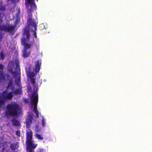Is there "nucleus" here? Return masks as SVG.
Listing matches in <instances>:
<instances>
[{
  "instance_id": "f257e3e1",
  "label": "nucleus",
  "mask_w": 152,
  "mask_h": 152,
  "mask_svg": "<svg viewBox=\"0 0 152 152\" xmlns=\"http://www.w3.org/2000/svg\"><path fill=\"white\" fill-rule=\"evenodd\" d=\"M26 6L27 9L28 18L27 20L28 25L25 26L24 29L23 35H26V38L28 39L30 36L29 26L36 24L34 20H32V14L31 13L33 9L36 10L37 6L35 3V0H25Z\"/></svg>"
},
{
  "instance_id": "f03ea898",
  "label": "nucleus",
  "mask_w": 152,
  "mask_h": 152,
  "mask_svg": "<svg viewBox=\"0 0 152 152\" xmlns=\"http://www.w3.org/2000/svg\"><path fill=\"white\" fill-rule=\"evenodd\" d=\"M5 114L7 116H19L20 114L19 105L15 102L8 104L6 107Z\"/></svg>"
},
{
  "instance_id": "7ed1b4c3",
  "label": "nucleus",
  "mask_w": 152,
  "mask_h": 152,
  "mask_svg": "<svg viewBox=\"0 0 152 152\" xmlns=\"http://www.w3.org/2000/svg\"><path fill=\"white\" fill-rule=\"evenodd\" d=\"M32 132L30 130L26 133V150L27 151L31 152L32 151H34V149L37 147V144L34 143V140H32Z\"/></svg>"
},
{
  "instance_id": "20e7f679",
  "label": "nucleus",
  "mask_w": 152,
  "mask_h": 152,
  "mask_svg": "<svg viewBox=\"0 0 152 152\" xmlns=\"http://www.w3.org/2000/svg\"><path fill=\"white\" fill-rule=\"evenodd\" d=\"M41 65V60H38L35 62V66L33 69V71H31V68L30 66L26 67L25 69L27 76H35L36 75L40 70Z\"/></svg>"
},
{
  "instance_id": "39448f33",
  "label": "nucleus",
  "mask_w": 152,
  "mask_h": 152,
  "mask_svg": "<svg viewBox=\"0 0 152 152\" xmlns=\"http://www.w3.org/2000/svg\"><path fill=\"white\" fill-rule=\"evenodd\" d=\"M15 63L16 67L14 71H13L12 68L11 66L8 68L7 71L12 75V76H20L21 73L19 61L18 60H16Z\"/></svg>"
},
{
  "instance_id": "423d86ee",
  "label": "nucleus",
  "mask_w": 152,
  "mask_h": 152,
  "mask_svg": "<svg viewBox=\"0 0 152 152\" xmlns=\"http://www.w3.org/2000/svg\"><path fill=\"white\" fill-rule=\"evenodd\" d=\"M15 26L12 24L8 25H3L0 26V29L4 31L10 33L12 35L14 34L15 32Z\"/></svg>"
},
{
  "instance_id": "0eeeda50",
  "label": "nucleus",
  "mask_w": 152,
  "mask_h": 152,
  "mask_svg": "<svg viewBox=\"0 0 152 152\" xmlns=\"http://www.w3.org/2000/svg\"><path fill=\"white\" fill-rule=\"evenodd\" d=\"M38 101V94L37 92H35L31 95L30 98V103L31 106L33 105L37 106Z\"/></svg>"
},
{
  "instance_id": "6e6552de",
  "label": "nucleus",
  "mask_w": 152,
  "mask_h": 152,
  "mask_svg": "<svg viewBox=\"0 0 152 152\" xmlns=\"http://www.w3.org/2000/svg\"><path fill=\"white\" fill-rule=\"evenodd\" d=\"M1 96L2 98L5 101L7 99H11L13 97L12 92H10L8 93L7 90L3 91L2 93Z\"/></svg>"
},
{
  "instance_id": "1a4fd4ad",
  "label": "nucleus",
  "mask_w": 152,
  "mask_h": 152,
  "mask_svg": "<svg viewBox=\"0 0 152 152\" xmlns=\"http://www.w3.org/2000/svg\"><path fill=\"white\" fill-rule=\"evenodd\" d=\"M33 117L31 115H28L26 120V127L27 128L30 127L31 124L32 123Z\"/></svg>"
},
{
  "instance_id": "9d476101",
  "label": "nucleus",
  "mask_w": 152,
  "mask_h": 152,
  "mask_svg": "<svg viewBox=\"0 0 152 152\" xmlns=\"http://www.w3.org/2000/svg\"><path fill=\"white\" fill-rule=\"evenodd\" d=\"M31 51L30 50H28L23 49L22 53V57L23 58H27L31 54Z\"/></svg>"
},
{
  "instance_id": "9b49d317",
  "label": "nucleus",
  "mask_w": 152,
  "mask_h": 152,
  "mask_svg": "<svg viewBox=\"0 0 152 152\" xmlns=\"http://www.w3.org/2000/svg\"><path fill=\"white\" fill-rule=\"evenodd\" d=\"M12 124L13 126H19L20 124L19 121L15 119H13L12 120Z\"/></svg>"
},
{
  "instance_id": "f8f14e48",
  "label": "nucleus",
  "mask_w": 152,
  "mask_h": 152,
  "mask_svg": "<svg viewBox=\"0 0 152 152\" xmlns=\"http://www.w3.org/2000/svg\"><path fill=\"white\" fill-rule=\"evenodd\" d=\"M30 26H32L34 28V29L33 30H32L31 31H33V35L34 36V37H35V38H36L37 37V34H36V31L37 30V24H36L34 23V24L33 25H30Z\"/></svg>"
},
{
  "instance_id": "ddd939ff",
  "label": "nucleus",
  "mask_w": 152,
  "mask_h": 152,
  "mask_svg": "<svg viewBox=\"0 0 152 152\" xmlns=\"http://www.w3.org/2000/svg\"><path fill=\"white\" fill-rule=\"evenodd\" d=\"M18 147V146L16 143H13L10 145V148L12 150L17 149Z\"/></svg>"
},
{
  "instance_id": "4468645a",
  "label": "nucleus",
  "mask_w": 152,
  "mask_h": 152,
  "mask_svg": "<svg viewBox=\"0 0 152 152\" xmlns=\"http://www.w3.org/2000/svg\"><path fill=\"white\" fill-rule=\"evenodd\" d=\"M18 77L15 80V83L16 85L18 86L19 87L21 86V85L20 84V77Z\"/></svg>"
},
{
  "instance_id": "2eb2a0df",
  "label": "nucleus",
  "mask_w": 152,
  "mask_h": 152,
  "mask_svg": "<svg viewBox=\"0 0 152 152\" xmlns=\"http://www.w3.org/2000/svg\"><path fill=\"white\" fill-rule=\"evenodd\" d=\"M13 93L15 95L21 94L22 93L21 88L16 89L13 92Z\"/></svg>"
},
{
  "instance_id": "dca6fc26",
  "label": "nucleus",
  "mask_w": 152,
  "mask_h": 152,
  "mask_svg": "<svg viewBox=\"0 0 152 152\" xmlns=\"http://www.w3.org/2000/svg\"><path fill=\"white\" fill-rule=\"evenodd\" d=\"M34 111L36 115V117L37 118H38L39 117V111L37 109V106H34Z\"/></svg>"
},
{
  "instance_id": "f3484780",
  "label": "nucleus",
  "mask_w": 152,
  "mask_h": 152,
  "mask_svg": "<svg viewBox=\"0 0 152 152\" xmlns=\"http://www.w3.org/2000/svg\"><path fill=\"white\" fill-rule=\"evenodd\" d=\"M24 47L23 49H25V50H27L30 48L31 46H32V45H31L30 44L26 43L23 45Z\"/></svg>"
},
{
  "instance_id": "a211bd4d",
  "label": "nucleus",
  "mask_w": 152,
  "mask_h": 152,
  "mask_svg": "<svg viewBox=\"0 0 152 152\" xmlns=\"http://www.w3.org/2000/svg\"><path fill=\"white\" fill-rule=\"evenodd\" d=\"M5 101L2 98L0 95V107L2 106L5 103Z\"/></svg>"
},
{
  "instance_id": "6ab92c4d",
  "label": "nucleus",
  "mask_w": 152,
  "mask_h": 152,
  "mask_svg": "<svg viewBox=\"0 0 152 152\" xmlns=\"http://www.w3.org/2000/svg\"><path fill=\"white\" fill-rule=\"evenodd\" d=\"M28 78L30 80L31 83L34 84L35 82V78H34V77H28Z\"/></svg>"
},
{
  "instance_id": "aec40b11",
  "label": "nucleus",
  "mask_w": 152,
  "mask_h": 152,
  "mask_svg": "<svg viewBox=\"0 0 152 152\" xmlns=\"http://www.w3.org/2000/svg\"><path fill=\"white\" fill-rule=\"evenodd\" d=\"M35 136L38 139V140H42L43 139V137L42 136V135L41 134H35Z\"/></svg>"
},
{
  "instance_id": "412c9836",
  "label": "nucleus",
  "mask_w": 152,
  "mask_h": 152,
  "mask_svg": "<svg viewBox=\"0 0 152 152\" xmlns=\"http://www.w3.org/2000/svg\"><path fill=\"white\" fill-rule=\"evenodd\" d=\"M5 56L3 51L2 50L0 53V59L3 60Z\"/></svg>"
},
{
  "instance_id": "4be33fe9",
  "label": "nucleus",
  "mask_w": 152,
  "mask_h": 152,
  "mask_svg": "<svg viewBox=\"0 0 152 152\" xmlns=\"http://www.w3.org/2000/svg\"><path fill=\"white\" fill-rule=\"evenodd\" d=\"M5 6L1 4H0V11H4L5 10Z\"/></svg>"
},
{
  "instance_id": "5701e85b",
  "label": "nucleus",
  "mask_w": 152,
  "mask_h": 152,
  "mask_svg": "<svg viewBox=\"0 0 152 152\" xmlns=\"http://www.w3.org/2000/svg\"><path fill=\"white\" fill-rule=\"evenodd\" d=\"M35 131L36 132H40L41 131V129L38 125H37L35 127Z\"/></svg>"
},
{
  "instance_id": "b1692460",
  "label": "nucleus",
  "mask_w": 152,
  "mask_h": 152,
  "mask_svg": "<svg viewBox=\"0 0 152 152\" xmlns=\"http://www.w3.org/2000/svg\"><path fill=\"white\" fill-rule=\"evenodd\" d=\"M26 39L25 38H23L21 39V43L23 45H24L26 43Z\"/></svg>"
},
{
  "instance_id": "393cba45",
  "label": "nucleus",
  "mask_w": 152,
  "mask_h": 152,
  "mask_svg": "<svg viewBox=\"0 0 152 152\" xmlns=\"http://www.w3.org/2000/svg\"><path fill=\"white\" fill-rule=\"evenodd\" d=\"M16 134L18 137H19L20 135V132L19 131H17L16 132Z\"/></svg>"
},
{
  "instance_id": "a878e982",
  "label": "nucleus",
  "mask_w": 152,
  "mask_h": 152,
  "mask_svg": "<svg viewBox=\"0 0 152 152\" xmlns=\"http://www.w3.org/2000/svg\"><path fill=\"white\" fill-rule=\"evenodd\" d=\"M18 20H16L15 21V22L14 23L13 26H15V28L16 26L18 24Z\"/></svg>"
},
{
  "instance_id": "bb28decb",
  "label": "nucleus",
  "mask_w": 152,
  "mask_h": 152,
  "mask_svg": "<svg viewBox=\"0 0 152 152\" xmlns=\"http://www.w3.org/2000/svg\"><path fill=\"white\" fill-rule=\"evenodd\" d=\"M12 80H10L9 82V83H8V85L7 87H10L12 84Z\"/></svg>"
},
{
  "instance_id": "cd10ccee",
  "label": "nucleus",
  "mask_w": 152,
  "mask_h": 152,
  "mask_svg": "<svg viewBox=\"0 0 152 152\" xmlns=\"http://www.w3.org/2000/svg\"><path fill=\"white\" fill-rule=\"evenodd\" d=\"M0 76H5L3 70H0Z\"/></svg>"
},
{
  "instance_id": "c85d7f7f",
  "label": "nucleus",
  "mask_w": 152,
  "mask_h": 152,
  "mask_svg": "<svg viewBox=\"0 0 152 152\" xmlns=\"http://www.w3.org/2000/svg\"><path fill=\"white\" fill-rule=\"evenodd\" d=\"M5 77H0V83H1L2 80H4Z\"/></svg>"
},
{
  "instance_id": "c756f323",
  "label": "nucleus",
  "mask_w": 152,
  "mask_h": 152,
  "mask_svg": "<svg viewBox=\"0 0 152 152\" xmlns=\"http://www.w3.org/2000/svg\"><path fill=\"white\" fill-rule=\"evenodd\" d=\"M42 126L44 127L45 126V122L43 118L42 120Z\"/></svg>"
},
{
  "instance_id": "7c9ffc66",
  "label": "nucleus",
  "mask_w": 152,
  "mask_h": 152,
  "mask_svg": "<svg viewBox=\"0 0 152 152\" xmlns=\"http://www.w3.org/2000/svg\"><path fill=\"white\" fill-rule=\"evenodd\" d=\"M23 101L25 104H27L29 102L28 99L26 98L23 99Z\"/></svg>"
},
{
  "instance_id": "2f4dec72",
  "label": "nucleus",
  "mask_w": 152,
  "mask_h": 152,
  "mask_svg": "<svg viewBox=\"0 0 152 152\" xmlns=\"http://www.w3.org/2000/svg\"><path fill=\"white\" fill-rule=\"evenodd\" d=\"M4 68V66L1 64H0V69L1 70H3Z\"/></svg>"
},
{
  "instance_id": "473e14b6",
  "label": "nucleus",
  "mask_w": 152,
  "mask_h": 152,
  "mask_svg": "<svg viewBox=\"0 0 152 152\" xmlns=\"http://www.w3.org/2000/svg\"><path fill=\"white\" fill-rule=\"evenodd\" d=\"M28 152H30L29 151H27ZM31 152H34V151H32Z\"/></svg>"
},
{
  "instance_id": "72a5a7b5",
  "label": "nucleus",
  "mask_w": 152,
  "mask_h": 152,
  "mask_svg": "<svg viewBox=\"0 0 152 152\" xmlns=\"http://www.w3.org/2000/svg\"><path fill=\"white\" fill-rule=\"evenodd\" d=\"M6 76H10V75H6Z\"/></svg>"
}]
</instances>
